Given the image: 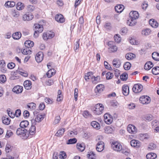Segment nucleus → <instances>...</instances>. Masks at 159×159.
Returning a JSON list of instances; mask_svg holds the SVG:
<instances>
[{
    "label": "nucleus",
    "instance_id": "nucleus-1",
    "mask_svg": "<svg viewBox=\"0 0 159 159\" xmlns=\"http://www.w3.org/2000/svg\"><path fill=\"white\" fill-rule=\"evenodd\" d=\"M44 116L40 114L34 115V118H31L30 120L32 125H36L37 123L41 122L43 119Z\"/></svg>",
    "mask_w": 159,
    "mask_h": 159
},
{
    "label": "nucleus",
    "instance_id": "nucleus-2",
    "mask_svg": "<svg viewBox=\"0 0 159 159\" xmlns=\"http://www.w3.org/2000/svg\"><path fill=\"white\" fill-rule=\"evenodd\" d=\"M104 110V107L101 104H97L94 106L93 111L94 114L97 115L101 114Z\"/></svg>",
    "mask_w": 159,
    "mask_h": 159
},
{
    "label": "nucleus",
    "instance_id": "nucleus-3",
    "mask_svg": "<svg viewBox=\"0 0 159 159\" xmlns=\"http://www.w3.org/2000/svg\"><path fill=\"white\" fill-rule=\"evenodd\" d=\"M34 27L35 33L34 35L35 37H37L38 36V34L41 33L43 31V28L42 25L37 23L34 24Z\"/></svg>",
    "mask_w": 159,
    "mask_h": 159
},
{
    "label": "nucleus",
    "instance_id": "nucleus-4",
    "mask_svg": "<svg viewBox=\"0 0 159 159\" xmlns=\"http://www.w3.org/2000/svg\"><path fill=\"white\" fill-rule=\"evenodd\" d=\"M112 149L117 152H120L122 149V146L121 144L117 141L113 142L111 144Z\"/></svg>",
    "mask_w": 159,
    "mask_h": 159
},
{
    "label": "nucleus",
    "instance_id": "nucleus-5",
    "mask_svg": "<svg viewBox=\"0 0 159 159\" xmlns=\"http://www.w3.org/2000/svg\"><path fill=\"white\" fill-rule=\"evenodd\" d=\"M35 125H32L29 129L28 133H26L25 134L24 139H26L30 136L34 135L36 133V127Z\"/></svg>",
    "mask_w": 159,
    "mask_h": 159
},
{
    "label": "nucleus",
    "instance_id": "nucleus-6",
    "mask_svg": "<svg viewBox=\"0 0 159 159\" xmlns=\"http://www.w3.org/2000/svg\"><path fill=\"white\" fill-rule=\"evenodd\" d=\"M55 35L53 32L49 31L43 33V38L44 40H47L53 38Z\"/></svg>",
    "mask_w": 159,
    "mask_h": 159
},
{
    "label": "nucleus",
    "instance_id": "nucleus-7",
    "mask_svg": "<svg viewBox=\"0 0 159 159\" xmlns=\"http://www.w3.org/2000/svg\"><path fill=\"white\" fill-rule=\"evenodd\" d=\"M104 120L105 122L107 124H111L113 121V118L110 114L106 113L104 115Z\"/></svg>",
    "mask_w": 159,
    "mask_h": 159
},
{
    "label": "nucleus",
    "instance_id": "nucleus-8",
    "mask_svg": "<svg viewBox=\"0 0 159 159\" xmlns=\"http://www.w3.org/2000/svg\"><path fill=\"white\" fill-rule=\"evenodd\" d=\"M143 89V86L140 84H138L134 85L132 88V90L134 92L137 93L141 92Z\"/></svg>",
    "mask_w": 159,
    "mask_h": 159
},
{
    "label": "nucleus",
    "instance_id": "nucleus-9",
    "mask_svg": "<svg viewBox=\"0 0 159 159\" xmlns=\"http://www.w3.org/2000/svg\"><path fill=\"white\" fill-rule=\"evenodd\" d=\"M139 100L140 103L143 104H148L150 102V98L147 96H141Z\"/></svg>",
    "mask_w": 159,
    "mask_h": 159
},
{
    "label": "nucleus",
    "instance_id": "nucleus-10",
    "mask_svg": "<svg viewBox=\"0 0 159 159\" xmlns=\"http://www.w3.org/2000/svg\"><path fill=\"white\" fill-rule=\"evenodd\" d=\"M128 131L130 133L134 134L137 133V130L136 127L132 125H129L127 127Z\"/></svg>",
    "mask_w": 159,
    "mask_h": 159
},
{
    "label": "nucleus",
    "instance_id": "nucleus-11",
    "mask_svg": "<svg viewBox=\"0 0 159 159\" xmlns=\"http://www.w3.org/2000/svg\"><path fill=\"white\" fill-rule=\"evenodd\" d=\"M43 54L42 52H39L36 55L35 58L36 61L39 63L41 62L43 59Z\"/></svg>",
    "mask_w": 159,
    "mask_h": 159
},
{
    "label": "nucleus",
    "instance_id": "nucleus-12",
    "mask_svg": "<svg viewBox=\"0 0 159 159\" xmlns=\"http://www.w3.org/2000/svg\"><path fill=\"white\" fill-rule=\"evenodd\" d=\"M96 146V149L98 152H101L103 150L104 148V144L103 142L102 141L98 142Z\"/></svg>",
    "mask_w": 159,
    "mask_h": 159
},
{
    "label": "nucleus",
    "instance_id": "nucleus-13",
    "mask_svg": "<svg viewBox=\"0 0 159 159\" xmlns=\"http://www.w3.org/2000/svg\"><path fill=\"white\" fill-rule=\"evenodd\" d=\"M23 90L22 86L20 85H17L15 86L12 89V91L17 94L21 93Z\"/></svg>",
    "mask_w": 159,
    "mask_h": 159
},
{
    "label": "nucleus",
    "instance_id": "nucleus-14",
    "mask_svg": "<svg viewBox=\"0 0 159 159\" xmlns=\"http://www.w3.org/2000/svg\"><path fill=\"white\" fill-rule=\"evenodd\" d=\"M112 43L110 42L108 43L109 46V51L110 52H116L117 50V47L116 45L112 44Z\"/></svg>",
    "mask_w": 159,
    "mask_h": 159
},
{
    "label": "nucleus",
    "instance_id": "nucleus-15",
    "mask_svg": "<svg viewBox=\"0 0 159 159\" xmlns=\"http://www.w3.org/2000/svg\"><path fill=\"white\" fill-rule=\"evenodd\" d=\"M33 17L34 16L31 13H27L23 15V20L24 21L30 20H32Z\"/></svg>",
    "mask_w": 159,
    "mask_h": 159
},
{
    "label": "nucleus",
    "instance_id": "nucleus-16",
    "mask_svg": "<svg viewBox=\"0 0 159 159\" xmlns=\"http://www.w3.org/2000/svg\"><path fill=\"white\" fill-rule=\"evenodd\" d=\"M131 146L137 148H139L141 146V143L139 141L136 140H132L130 142Z\"/></svg>",
    "mask_w": 159,
    "mask_h": 159
},
{
    "label": "nucleus",
    "instance_id": "nucleus-17",
    "mask_svg": "<svg viewBox=\"0 0 159 159\" xmlns=\"http://www.w3.org/2000/svg\"><path fill=\"white\" fill-rule=\"evenodd\" d=\"M115 129V128L112 126L106 127L104 129L105 132L107 134L112 133Z\"/></svg>",
    "mask_w": 159,
    "mask_h": 159
},
{
    "label": "nucleus",
    "instance_id": "nucleus-18",
    "mask_svg": "<svg viewBox=\"0 0 159 159\" xmlns=\"http://www.w3.org/2000/svg\"><path fill=\"white\" fill-rule=\"evenodd\" d=\"M23 85L25 89L27 90L30 89L32 87V83L30 80H26L25 81Z\"/></svg>",
    "mask_w": 159,
    "mask_h": 159
},
{
    "label": "nucleus",
    "instance_id": "nucleus-19",
    "mask_svg": "<svg viewBox=\"0 0 159 159\" xmlns=\"http://www.w3.org/2000/svg\"><path fill=\"white\" fill-rule=\"evenodd\" d=\"M104 89V86L102 84H100L98 85L96 87L95 90L96 94L97 95L98 93H100L102 92Z\"/></svg>",
    "mask_w": 159,
    "mask_h": 159
},
{
    "label": "nucleus",
    "instance_id": "nucleus-20",
    "mask_svg": "<svg viewBox=\"0 0 159 159\" xmlns=\"http://www.w3.org/2000/svg\"><path fill=\"white\" fill-rule=\"evenodd\" d=\"M55 19L57 21L61 23H63L65 21L63 16L61 14L57 15L55 16Z\"/></svg>",
    "mask_w": 159,
    "mask_h": 159
},
{
    "label": "nucleus",
    "instance_id": "nucleus-21",
    "mask_svg": "<svg viewBox=\"0 0 159 159\" xmlns=\"http://www.w3.org/2000/svg\"><path fill=\"white\" fill-rule=\"evenodd\" d=\"M130 17L132 19H136L139 17V13L136 11L131 12L129 13Z\"/></svg>",
    "mask_w": 159,
    "mask_h": 159
},
{
    "label": "nucleus",
    "instance_id": "nucleus-22",
    "mask_svg": "<svg viewBox=\"0 0 159 159\" xmlns=\"http://www.w3.org/2000/svg\"><path fill=\"white\" fill-rule=\"evenodd\" d=\"M122 93L125 96H127L129 93V87L127 85H124L122 88Z\"/></svg>",
    "mask_w": 159,
    "mask_h": 159
},
{
    "label": "nucleus",
    "instance_id": "nucleus-23",
    "mask_svg": "<svg viewBox=\"0 0 159 159\" xmlns=\"http://www.w3.org/2000/svg\"><path fill=\"white\" fill-rule=\"evenodd\" d=\"M26 130L22 128H18L16 131V133L18 135H23V138H24L25 134L26 133Z\"/></svg>",
    "mask_w": 159,
    "mask_h": 159
},
{
    "label": "nucleus",
    "instance_id": "nucleus-24",
    "mask_svg": "<svg viewBox=\"0 0 159 159\" xmlns=\"http://www.w3.org/2000/svg\"><path fill=\"white\" fill-rule=\"evenodd\" d=\"M149 24L153 28H156L158 25V22L155 20L153 19H150L149 20Z\"/></svg>",
    "mask_w": 159,
    "mask_h": 159
},
{
    "label": "nucleus",
    "instance_id": "nucleus-25",
    "mask_svg": "<svg viewBox=\"0 0 159 159\" xmlns=\"http://www.w3.org/2000/svg\"><path fill=\"white\" fill-rule=\"evenodd\" d=\"M151 32V30L149 29H146L143 30L141 34L143 36H147L149 35Z\"/></svg>",
    "mask_w": 159,
    "mask_h": 159
},
{
    "label": "nucleus",
    "instance_id": "nucleus-26",
    "mask_svg": "<svg viewBox=\"0 0 159 159\" xmlns=\"http://www.w3.org/2000/svg\"><path fill=\"white\" fill-rule=\"evenodd\" d=\"M153 66V64L150 61L147 62L144 66L145 70H148L150 69Z\"/></svg>",
    "mask_w": 159,
    "mask_h": 159
},
{
    "label": "nucleus",
    "instance_id": "nucleus-27",
    "mask_svg": "<svg viewBox=\"0 0 159 159\" xmlns=\"http://www.w3.org/2000/svg\"><path fill=\"white\" fill-rule=\"evenodd\" d=\"M124 6L122 5H118L115 7V10L118 13L121 12L124 10Z\"/></svg>",
    "mask_w": 159,
    "mask_h": 159
},
{
    "label": "nucleus",
    "instance_id": "nucleus-28",
    "mask_svg": "<svg viewBox=\"0 0 159 159\" xmlns=\"http://www.w3.org/2000/svg\"><path fill=\"white\" fill-rule=\"evenodd\" d=\"M25 45L26 47L28 48H30L33 46L34 43L30 40H27L25 41Z\"/></svg>",
    "mask_w": 159,
    "mask_h": 159
},
{
    "label": "nucleus",
    "instance_id": "nucleus-29",
    "mask_svg": "<svg viewBox=\"0 0 159 159\" xmlns=\"http://www.w3.org/2000/svg\"><path fill=\"white\" fill-rule=\"evenodd\" d=\"M77 148L80 151H83L85 149V145L84 143H77L76 144Z\"/></svg>",
    "mask_w": 159,
    "mask_h": 159
},
{
    "label": "nucleus",
    "instance_id": "nucleus-30",
    "mask_svg": "<svg viewBox=\"0 0 159 159\" xmlns=\"http://www.w3.org/2000/svg\"><path fill=\"white\" fill-rule=\"evenodd\" d=\"M91 125L94 128L98 129L100 128V125L99 123L96 121H93L91 124Z\"/></svg>",
    "mask_w": 159,
    "mask_h": 159
},
{
    "label": "nucleus",
    "instance_id": "nucleus-31",
    "mask_svg": "<svg viewBox=\"0 0 159 159\" xmlns=\"http://www.w3.org/2000/svg\"><path fill=\"white\" fill-rule=\"evenodd\" d=\"M65 131L64 128H61L59 129L55 134V135L57 137H61L63 135Z\"/></svg>",
    "mask_w": 159,
    "mask_h": 159
},
{
    "label": "nucleus",
    "instance_id": "nucleus-32",
    "mask_svg": "<svg viewBox=\"0 0 159 159\" xmlns=\"http://www.w3.org/2000/svg\"><path fill=\"white\" fill-rule=\"evenodd\" d=\"M21 34L20 32H16L13 33L12 35V37L13 39L16 40L19 39L21 37Z\"/></svg>",
    "mask_w": 159,
    "mask_h": 159
},
{
    "label": "nucleus",
    "instance_id": "nucleus-33",
    "mask_svg": "<svg viewBox=\"0 0 159 159\" xmlns=\"http://www.w3.org/2000/svg\"><path fill=\"white\" fill-rule=\"evenodd\" d=\"M136 22V19H132L130 18V19L128 20L127 23L128 25L130 26H133L135 25Z\"/></svg>",
    "mask_w": 159,
    "mask_h": 159
},
{
    "label": "nucleus",
    "instance_id": "nucleus-34",
    "mask_svg": "<svg viewBox=\"0 0 159 159\" xmlns=\"http://www.w3.org/2000/svg\"><path fill=\"white\" fill-rule=\"evenodd\" d=\"M135 57V55L131 53H129L126 54L125 55V58L128 60H131Z\"/></svg>",
    "mask_w": 159,
    "mask_h": 159
},
{
    "label": "nucleus",
    "instance_id": "nucleus-35",
    "mask_svg": "<svg viewBox=\"0 0 159 159\" xmlns=\"http://www.w3.org/2000/svg\"><path fill=\"white\" fill-rule=\"evenodd\" d=\"M29 123L27 120H23L21 121L20 124V126L21 128L24 129L28 126Z\"/></svg>",
    "mask_w": 159,
    "mask_h": 159
},
{
    "label": "nucleus",
    "instance_id": "nucleus-36",
    "mask_svg": "<svg viewBox=\"0 0 159 159\" xmlns=\"http://www.w3.org/2000/svg\"><path fill=\"white\" fill-rule=\"evenodd\" d=\"M146 157L147 159H155L157 157V155L154 153H150L147 155Z\"/></svg>",
    "mask_w": 159,
    "mask_h": 159
},
{
    "label": "nucleus",
    "instance_id": "nucleus-37",
    "mask_svg": "<svg viewBox=\"0 0 159 159\" xmlns=\"http://www.w3.org/2000/svg\"><path fill=\"white\" fill-rule=\"evenodd\" d=\"M56 73V70L54 69H50L48 72L47 73V76L48 78H50L52 75H55Z\"/></svg>",
    "mask_w": 159,
    "mask_h": 159
},
{
    "label": "nucleus",
    "instance_id": "nucleus-38",
    "mask_svg": "<svg viewBox=\"0 0 159 159\" xmlns=\"http://www.w3.org/2000/svg\"><path fill=\"white\" fill-rule=\"evenodd\" d=\"M2 122L4 124L8 125L10 122V119L7 116H4L2 118Z\"/></svg>",
    "mask_w": 159,
    "mask_h": 159
},
{
    "label": "nucleus",
    "instance_id": "nucleus-39",
    "mask_svg": "<svg viewBox=\"0 0 159 159\" xmlns=\"http://www.w3.org/2000/svg\"><path fill=\"white\" fill-rule=\"evenodd\" d=\"M15 3L13 1H8L6 2L5 5L7 7H12L15 5Z\"/></svg>",
    "mask_w": 159,
    "mask_h": 159
},
{
    "label": "nucleus",
    "instance_id": "nucleus-40",
    "mask_svg": "<svg viewBox=\"0 0 159 159\" xmlns=\"http://www.w3.org/2000/svg\"><path fill=\"white\" fill-rule=\"evenodd\" d=\"M93 75V73L91 72H89L86 74L84 76L85 80L88 81L90 78L92 79V75Z\"/></svg>",
    "mask_w": 159,
    "mask_h": 159
},
{
    "label": "nucleus",
    "instance_id": "nucleus-41",
    "mask_svg": "<svg viewBox=\"0 0 159 159\" xmlns=\"http://www.w3.org/2000/svg\"><path fill=\"white\" fill-rule=\"evenodd\" d=\"M152 58L156 61H159V54L157 52H153L152 54Z\"/></svg>",
    "mask_w": 159,
    "mask_h": 159
},
{
    "label": "nucleus",
    "instance_id": "nucleus-42",
    "mask_svg": "<svg viewBox=\"0 0 159 159\" xmlns=\"http://www.w3.org/2000/svg\"><path fill=\"white\" fill-rule=\"evenodd\" d=\"M16 7L17 10H21L24 9V6L23 3L20 2H19L17 3Z\"/></svg>",
    "mask_w": 159,
    "mask_h": 159
},
{
    "label": "nucleus",
    "instance_id": "nucleus-43",
    "mask_svg": "<svg viewBox=\"0 0 159 159\" xmlns=\"http://www.w3.org/2000/svg\"><path fill=\"white\" fill-rule=\"evenodd\" d=\"M139 138L141 140L148 138V136L146 134H141L139 135Z\"/></svg>",
    "mask_w": 159,
    "mask_h": 159
},
{
    "label": "nucleus",
    "instance_id": "nucleus-44",
    "mask_svg": "<svg viewBox=\"0 0 159 159\" xmlns=\"http://www.w3.org/2000/svg\"><path fill=\"white\" fill-rule=\"evenodd\" d=\"M152 73L154 75L159 74V66L155 67L152 69Z\"/></svg>",
    "mask_w": 159,
    "mask_h": 159
},
{
    "label": "nucleus",
    "instance_id": "nucleus-45",
    "mask_svg": "<svg viewBox=\"0 0 159 159\" xmlns=\"http://www.w3.org/2000/svg\"><path fill=\"white\" fill-rule=\"evenodd\" d=\"M119 60L115 59H114L112 61V64L114 67L116 68H118L120 67V64L119 63Z\"/></svg>",
    "mask_w": 159,
    "mask_h": 159
},
{
    "label": "nucleus",
    "instance_id": "nucleus-46",
    "mask_svg": "<svg viewBox=\"0 0 159 159\" xmlns=\"http://www.w3.org/2000/svg\"><path fill=\"white\" fill-rule=\"evenodd\" d=\"M29 48H25L24 49L22 50V53L23 54L27 55L30 54L31 53V51L28 49Z\"/></svg>",
    "mask_w": 159,
    "mask_h": 159
},
{
    "label": "nucleus",
    "instance_id": "nucleus-47",
    "mask_svg": "<svg viewBox=\"0 0 159 159\" xmlns=\"http://www.w3.org/2000/svg\"><path fill=\"white\" fill-rule=\"evenodd\" d=\"M128 75L125 73L121 74L120 76V79L123 81H126L128 79Z\"/></svg>",
    "mask_w": 159,
    "mask_h": 159
},
{
    "label": "nucleus",
    "instance_id": "nucleus-48",
    "mask_svg": "<svg viewBox=\"0 0 159 159\" xmlns=\"http://www.w3.org/2000/svg\"><path fill=\"white\" fill-rule=\"evenodd\" d=\"M36 104L33 102L29 103L27 105L28 107L30 108L31 110H35L36 108Z\"/></svg>",
    "mask_w": 159,
    "mask_h": 159
},
{
    "label": "nucleus",
    "instance_id": "nucleus-49",
    "mask_svg": "<svg viewBox=\"0 0 159 159\" xmlns=\"http://www.w3.org/2000/svg\"><path fill=\"white\" fill-rule=\"evenodd\" d=\"M83 116L86 118L91 117L92 116L91 114L88 111H85L83 112Z\"/></svg>",
    "mask_w": 159,
    "mask_h": 159
},
{
    "label": "nucleus",
    "instance_id": "nucleus-50",
    "mask_svg": "<svg viewBox=\"0 0 159 159\" xmlns=\"http://www.w3.org/2000/svg\"><path fill=\"white\" fill-rule=\"evenodd\" d=\"M131 67V64L129 62H125L124 65V69L126 70H128L130 69Z\"/></svg>",
    "mask_w": 159,
    "mask_h": 159
},
{
    "label": "nucleus",
    "instance_id": "nucleus-51",
    "mask_svg": "<svg viewBox=\"0 0 159 159\" xmlns=\"http://www.w3.org/2000/svg\"><path fill=\"white\" fill-rule=\"evenodd\" d=\"M156 148V145L153 143H150L148 147V149L149 150H151L155 149Z\"/></svg>",
    "mask_w": 159,
    "mask_h": 159
},
{
    "label": "nucleus",
    "instance_id": "nucleus-52",
    "mask_svg": "<svg viewBox=\"0 0 159 159\" xmlns=\"http://www.w3.org/2000/svg\"><path fill=\"white\" fill-rule=\"evenodd\" d=\"M99 79L100 77L99 76L95 77L94 76H92V82L94 84H96L98 82L99 80Z\"/></svg>",
    "mask_w": 159,
    "mask_h": 159
},
{
    "label": "nucleus",
    "instance_id": "nucleus-53",
    "mask_svg": "<svg viewBox=\"0 0 159 159\" xmlns=\"http://www.w3.org/2000/svg\"><path fill=\"white\" fill-rule=\"evenodd\" d=\"M77 142L76 138L70 139L68 140L66 143L67 144H72L75 143Z\"/></svg>",
    "mask_w": 159,
    "mask_h": 159
},
{
    "label": "nucleus",
    "instance_id": "nucleus-54",
    "mask_svg": "<svg viewBox=\"0 0 159 159\" xmlns=\"http://www.w3.org/2000/svg\"><path fill=\"white\" fill-rule=\"evenodd\" d=\"M6 80V76L4 75H0V83H4Z\"/></svg>",
    "mask_w": 159,
    "mask_h": 159
},
{
    "label": "nucleus",
    "instance_id": "nucleus-55",
    "mask_svg": "<svg viewBox=\"0 0 159 159\" xmlns=\"http://www.w3.org/2000/svg\"><path fill=\"white\" fill-rule=\"evenodd\" d=\"M115 41L117 43H119L121 41V38L119 34H117L114 36Z\"/></svg>",
    "mask_w": 159,
    "mask_h": 159
},
{
    "label": "nucleus",
    "instance_id": "nucleus-56",
    "mask_svg": "<svg viewBox=\"0 0 159 159\" xmlns=\"http://www.w3.org/2000/svg\"><path fill=\"white\" fill-rule=\"evenodd\" d=\"M106 75V78L107 80H110L112 79L114 76L113 74L110 72H108L107 73Z\"/></svg>",
    "mask_w": 159,
    "mask_h": 159
},
{
    "label": "nucleus",
    "instance_id": "nucleus-57",
    "mask_svg": "<svg viewBox=\"0 0 159 159\" xmlns=\"http://www.w3.org/2000/svg\"><path fill=\"white\" fill-rule=\"evenodd\" d=\"M129 43L132 45H136L138 44V42L135 39L131 38L129 39Z\"/></svg>",
    "mask_w": 159,
    "mask_h": 159
},
{
    "label": "nucleus",
    "instance_id": "nucleus-58",
    "mask_svg": "<svg viewBox=\"0 0 159 159\" xmlns=\"http://www.w3.org/2000/svg\"><path fill=\"white\" fill-rule=\"evenodd\" d=\"M87 156L89 159H96L95 155L93 152H91Z\"/></svg>",
    "mask_w": 159,
    "mask_h": 159
},
{
    "label": "nucleus",
    "instance_id": "nucleus-59",
    "mask_svg": "<svg viewBox=\"0 0 159 159\" xmlns=\"http://www.w3.org/2000/svg\"><path fill=\"white\" fill-rule=\"evenodd\" d=\"M80 45V39H78V40L76 42V43L75 44V46L74 48V50L75 51L79 49V48Z\"/></svg>",
    "mask_w": 159,
    "mask_h": 159
},
{
    "label": "nucleus",
    "instance_id": "nucleus-60",
    "mask_svg": "<svg viewBox=\"0 0 159 159\" xmlns=\"http://www.w3.org/2000/svg\"><path fill=\"white\" fill-rule=\"evenodd\" d=\"M8 115L10 117L12 118H14L15 116V114L11 111H10V109H9L7 110Z\"/></svg>",
    "mask_w": 159,
    "mask_h": 159
},
{
    "label": "nucleus",
    "instance_id": "nucleus-61",
    "mask_svg": "<svg viewBox=\"0 0 159 159\" xmlns=\"http://www.w3.org/2000/svg\"><path fill=\"white\" fill-rule=\"evenodd\" d=\"M128 31V29L126 27H124L121 29L120 30V33L121 34H125Z\"/></svg>",
    "mask_w": 159,
    "mask_h": 159
},
{
    "label": "nucleus",
    "instance_id": "nucleus-62",
    "mask_svg": "<svg viewBox=\"0 0 159 159\" xmlns=\"http://www.w3.org/2000/svg\"><path fill=\"white\" fill-rule=\"evenodd\" d=\"M60 119H61V118H60V116H56L55 117L54 123L55 124H56L58 123L59 122V121L60 120Z\"/></svg>",
    "mask_w": 159,
    "mask_h": 159
},
{
    "label": "nucleus",
    "instance_id": "nucleus-63",
    "mask_svg": "<svg viewBox=\"0 0 159 159\" xmlns=\"http://www.w3.org/2000/svg\"><path fill=\"white\" fill-rule=\"evenodd\" d=\"M53 81L51 79H49L46 82V84L47 85L50 86L53 84Z\"/></svg>",
    "mask_w": 159,
    "mask_h": 159
},
{
    "label": "nucleus",
    "instance_id": "nucleus-64",
    "mask_svg": "<svg viewBox=\"0 0 159 159\" xmlns=\"http://www.w3.org/2000/svg\"><path fill=\"white\" fill-rule=\"evenodd\" d=\"M27 9L29 11H32L35 9V7L33 5H29L28 6Z\"/></svg>",
    "mask_w": 159,
    "mask_h": 159
}]
</instances>
